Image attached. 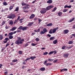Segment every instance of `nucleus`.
<instances>
[{"mask_svg": "<svg viewBox=\"0 0 75 75\" xmlns=\"http://www.w3.org/2000/svg\"><path fill=\"white\" fill-rule=\"evenodd\" d=\"M69 55L68 53H65L63 54V57L64 58H68V57Z\"/></svg>", "mask_w": 75, "mask_h": 75, "instance_id": "20e7f679", "label": "nucleus"}, {"mask_svg": "<svg viewBox=\"0 0 75 75\" xmlns=\"http://www.w3.org/2000/svg\"><path fill=\"white\" fill-rule=\"evenodd\" d=\"M52 25V23H50L47 24V26L48 27H50V26H51V25Z\"/></svg>", "mask_w": 75, "mask_h": 75, "instance_id": "412c9836", "label": "nucleus"}, {"mask_svg": "<svg viewBox=\"0 0 75 75\" xmlns=\"http://www.w3.org/2000/svg\"><path fill=\"white\" fill-rule=\"evenodd\" d=\"M18 39V40H19V41H21V37H18L17 38Z\"/></svg>", "mask_w": 75, "mask_h": 75, "instance_id": "473e14b6", "label": "nucleus"}, {"mask_svg": "<svg viewBox=\"0 0 75 75\" xmlns=\"http://www.w3.org/2000/svg\"><path fill=\"white\" fill-rule=\"evenodd\" d=\"M30 58H27L26 59V61H28V60H30Z\"/></svg>", "mask_w": 75, "mask_h": 75, "instance_id": "4d7b16f0", "label": "nucleus"}, {"mask_svg": "<svg viewBox=\"0 0 75 75\" xmlns=\"http://www.w3.org/2000/svg\"><path fill=\"white\" fill-rule=\"evenodd\" d=\"M34 23V22H32L30 23H29L28 24V26H31L32 24H33Z\"/></svg>", "mask_w": 75, "mask_h": 75, "instance_id": "6ab92c4d", "label": "nucleus"}, {"mask_svg": "<svg viewBox=\"0 0 75 75\" xmlns=\"http://www.w3.org/2000/svg\"><path fill=\"white\" fill-rule=\"evenodd\" d=\"M38 20L39 21V23H40L41 21H42V20L40 19H38Z\"/></svg>", "mask_w": 75, "mask_h": 75, "instance_id": "e433bc0d", "label": "nucleus"}, {"mask_svg": "<svg viewBox=\"0 0 75 75\" xmlns=\"http://www.w3.org/2000/svg\"><path fill=\"white\" fill-rule=\"evenodd\" d=\"M54 53V51H51L49 53V55H51V54H53Z\"/></svg>", "mask_w": 75, "mask_h": 75, "instance_id": "58836bf2", "label": "nucleus"}, {"mask_svg": "<svg viewBox=\"0 0 75 75\" xmlns=\"http://www.w3.org/2000/svg\"><path fill=\"white\" fill-rule=\"evenodd\" d=\"M72 36H74V37H75V34H73L71 35Z\"/></svg>", "mask_w": 75, "mask_h": 75, "instance_id": "774afa93", "label": "nucleus"}, {"mask_svg": "<svg viewBox=\"0 0 75 75\" xmlns=\"http://www.w3.org/2000/svg\"><path fill=\"white\" fill-rule=\"evenodd\" d=\"M62 71H63V72H64V69H61L60 70L61 72H62Z\"/></svg>", "mask_w": 75, "mask_h": 75, "instance_id": "052dcab7", "label": "nucleus"}, {"mask_svg": "<svg viewBox=\"0 0 75 75\" xmlns=\"http://www.w3.org/2000/svg\"><path fill=\"white\" fill-rule=\"evenodd\" d=\"M52 7H53V6H52L50 5L48 6H47V7L46 8L47 10H50L51 8H52Z\"/></svg>", "mask_w": 75, "mask_h": 75, "instance_id": "7ed1b4c3", "label": "nucleus"}, {"mask_svg": "<svg viewBox=\"0 0 75 75\" xmlns=\"http://www.w3.org/2000/svg\"><path fill=\"white\" fill-rule=\"evenodd\" d=\"M74 42L72 41H70L68 43V44H72Z\"/></svg>", "mask_w": 75, "mask_h": 75, "instance_id": "f3484780", "label": "nucleus"}, {"mask_svg": "<svg viewBox=\"0 0 75 75\" xmlns=\"http://www.w3.org/2000/svg\"><path fill=\"white\" fill-rule=\"evenodd\" d=\"M55 30L56 31H57V30H58V27H57L56 28H54Z\"/></svg>", "mask_w": 75, "mask_h": 75, "instance_id": "864d4df0", "label": "nucleus"}, {"mask_svg": "<svg viewBox=\"0 0 75 75\" xmlns=\"http://www.w3.org/2000/svg\"><path fill=\"white\" fill-rule=\"evenodd\" d=\"M7 18H11V16H9L7 17Z\"/></svg>", "mask_w": 75, "mask_h": 75, "instance_id": "603ef678", "label": "nucleus"}, {"mask_svg": "<svg viewBox=\"0 0 75 75\" xmlns=\"http://www.w3.org/2000/svg\"><path fill=\"white\" fill-rule=\"evenodd\" d=\"M35 40L36 42H38L40 41V39L38 38H36Z\"/></svg>", "mask_w": 75, "mask_h": 75, "instance_id": "cd10ccee", "label": "nucleus"}, {"mask_svg": "<svg viewBox=\"0 0 75 75\" xmlns=\"http://www.w3.org/2000/svg\"><path fill=\"white\" fill-rule=\"evenodd\" d=\"M47 36H48V37H50L51 36L49 34H48L47 35Z\"/></svg>", "mask_w": 75, "mask_h": 75, "instance_id": "e2e57ef3", "label": "nucleus"}, {"mask_svg": "<svg viewBox=\"0 0 75 75\" xmlns=\"http://www.w3.org/2000/svg\"><path fill=\"white\" fill-rule=\"evenodd\" d=\"M5 40H6V41H7L9 39H8V38H6L5 39Z\"/></svg>", "mask_w": 75, "mask_h": 75, "instance_id": "13d9d810", "label": "nucleus"}, {"mask_svg": "<svg viewBox=\"0 0 75 75\" xmlns=\"http://www.w3.org/2000/svg\"><path fill=\"white\" fill-rule=\"evenodd\" d=\"M36 57L35 56H31L30 57V59H31L32 60H34V59L36 58Z\"/></svg>", "mask_w": 75, "mask_h": 75, "instance_id": "9b49d317", "label": "nucleus"}, {"mask_svg": "<svg viewBox=\"0 0 75 75\" xmlns=\"http://www.w3.org/2000/svg\"><path fill=\"white\" fill-rule=\"evenodd\" d=\"M10 45L9 44H6V47H7L8 46Z\"/></svg>", "mask_w": 75, "mask_h": 75, "instance_id": "680f3d73", "label": "nucleus"}, {"mask_svg": "<svg viewBox=\"0 0 75 75\" xmlns=\"http://www.w3.org/2000/svg\"><path fill=\"white\" fill-rule=\"evenodd\" d=\"M35 34V33H32V35H34Z\"/></svg>", "mask_w": 75, "mask_h": 75, "instance_id": "5fc2aeb1", "label": "nucleus"}, {"mask_svg": "<svg viewBox=\"0 0 75 75\" xmlns=\"http://www.w3.org/2000/svg\"><path fill=\"white\" fill-rule=\"evenodd\" d=\"M37 45V44H35L34 43H32L31 44L32 46H35V45Z\"/></svg>", "mask_w": 75, "mask_h": 75, "instance_id": "09e8293b", "label": "nucleus"}, {"mask_svg": "<svg viewBox=\"0 0 75 75\" xmlns=\"http://www.w3.org/2000/svg\"><path fill=\"white\" fill-rule=\"evenodd\" d=\"M57 42L58 41H57V40H56L53 41V43L54 44H56L57 43Z\"/></svg>", "mask_w": 75, "mask_h": 75, "instance_id": "a211bd4d", "label": "nucleus"}, {"mask_svg": "<svg viewBox=\"0 0 75 75\" xmlns=\"http://www.w3.org/2000/svg\"><path fill=\"white\" fill-rule=\"evenodd\" d=\"M24 41V40L23 39H22L21 41H19V40H17L15 42V44L17 45H19V44H23Z\"/></svg>", "mask_w": 75, "mask_h": 75, "instance_id": "f257e3e1", "label": "nucleus"}, {"mask_svg": "<svg viewBox=\"0 0 75 75\" xmlns=\"http://www.w3.org/2000/svg\"><path fill=\"white\" fill-rule=\"evenodd\" d=\"M45 33L42 30H41L40 32V34H44Z\"/></svg>", "mask_w": 75, "mask_h": 75, "instance_id": "b1692460", "label": "nucleus"}, {"mask_svg": "<svg viewBox=\"0 0 75 75\" xmlns=\"http://www.w3.org/2000/svg\"><path fill=\"white\" fill-rule=\"evenodd\" d=\"M16 29H17V27H13L11 29V31H14V30H15Z\"/></svg>", "mask_w": 75, "mask_h": 75, "instance_id": "ddd939ff", "label": "nucleus"}, {"mask_svg": "<svg viewBox=\"0 0 75 75\" xmlns=\"http://www.w3.org/2000/svg\"><path fill=\"white\" fill-rule=\"evenodd\" d=\"M57 61H58V59H56L54 60L53 61V62L54 63H55V62H57Z\"/></svg>", "mask_w": 75, "mask_h": 75, "instance_id": "ea45409f", "label": "nucleus"}, {"mask_svg": "<svg viewBox=\"0 0 75 75\" xmlns=\"http://www.w3.org/2000/svg\"><path fill=\"white\" fill-rule=\"evenodd\" d=\"M19 8L18 7H17V8H16V9L15 10V11H18V9H19Z\"/></svg>", "mask_w": 75, "mask_h": 75, "instance_id": "72a5a7b5", "label": "nucleus"}, {"mask_svg": "<svg viewBox=\"0 0 75 75\" xmlns=\"http://www.w3.org/2000/svg\"><path fill=\"white\" fill-rule=\"evenodd\" d=\"M65 48H66V46H63L62 47V49L63 50H64V49H65Z\"/></svg>", "mask_w": 75, "mask_h": 75, "instance_id": "3c124183", "label": "nucleus"}, {"mask_svg": "<svg viewBox=\"0 0 75 75\" xmlns=\"http://www.w3.org/2000/svg\"><path fill=\"white\" fill-rule=\"evenodd\" d=\"M21 4L22 6H24L26 5V4H25V3L23 2V3H21Z\"/></svg>", "mask_w": 75, "mask_h": 75, "instance_id": "49530a36", "label": "nucleus"}, {"mask_svg": "<svg viewBox=\"0 0 75 75\" xmlns=\"http://www.w3.org/2000/svg\"><path fill=\"white\" fill-rule=\"evenodd\" d=\"M64 69V71H67V70H68V69Z\"/></svg>", "mask_w": 75, "mask_h": 75, "instance_id": "0e129e2a", "label": "nucleus"}, {"mask_svg": "<svg viewBox=\"0 0 75 75\" xmlns=\"http://www.w3.org/2000/svg\"><path fill=\"white\" fill-rule=\"evenodd\" d=\"M35 17V15L32 14L29 17L30 19H33Z\"/></svg>", "mask_w": 75, "mask_h": 75, "instance_id": "39448f33", "label": "nucleus"}, {"mask_svg": "<svg viewBox=\"0 0 75 75\" xmlns=\"http://www.w3.org/2000/svg\"><path fill=\"white\" fill-rule=\"evenodd\" d=\"M23 8L24 10H27V9H28V8H29V7L27 6H25L23 7Z\"/></svg>", "mask_w": 75, "mask_h": 75, "instance_id": "4be33fe9", "label": "nucleus"}, {"mask_svg": "<svg viewBox=\"0 0 75 75\" xmlns=\"http://www.w3.org/2000/svg\"><path fill=\"white\" fill-rule=\"evenodd\" d=\"M43 31L45 33H46L47 32V30L46 29V28H44L43 30Z\"/></svg>", "mask_w": 75, "mask_h": 75, "instance_id": "4468645a", "label": "nucleus"}, {"mask_svg": "<svg viewBox=\"0 0 75 75\" xmlns=\"http://www.w3.org/2000/svg\"><path fill=\"white\" fill-rule=\"evenodd\" d=\"M75 17H74L72 19H71L70 20H69V23H71V22H72V21H74V20H75Z\"/></svg>", "mask_w": 75, "mask_h": 75, "instance_id": "f8f14e48", "label": "nucleus"}, {"mask_svg": "<svg viewBox=\"0 0 75 75\" xmlns=\"http://www.w3.org/2000/svg\"><path fill=\"white\" fill-rule=\"evenodd\" d=\"M47 62H48V60H46L45 61L44 63V64L45 65H46V66H48V63H47Z\"/></svg>", "mask_w": 75, "mask_h": 75, "instance_id": "423d86ee", "label": "nucleus"}, {"mask_svg": "<svg viewBox=\"0 0 75 75\" xmlns=\"http://www.w3.org/2000/svg\"><path fill=\"white\" fill-rule=\"evenodd\" d=\"M47 54H48V52H44L43 54L44 55H47Z\"/></svg>", "mask_w": 75, "mask_h": 75, "instance_id": "de8ad7c7", "label": "nucleus"}, {"mask_svg": "<svg viewBox=\"0 0 75 75\" xmlns=\"http://www.w3.org/2000/svg\"><path fill=\"white\" fill-rule=\"evenodd\" d=\"M18 29H19V30H21L22 29H23V26H19V28H18Z\"/></svg>", "mask_w": 75, "mask_h": 75, "instance_id": "f704fd0d", "label": "nucleus"}, {"mask_svg": "<svg viewBox=\"0 0 75 75\" xmlns=\"http://www.w3.org/2000/svg\"><path fill=\"white\" fill-rule=\"evenodd\" d=\"M17 62V59L14 60L13 61V62Z\"/></svg>", "mask_w": 75, "mask_h": 75, "instance_id": "8fccbe9b", "label": "nucleus"}, {"mask_svg": "<svg viewBox=\"0 0 75 75\" xmlns=\"http://www.w3.org/2000/svg\"><path fill=\"white\" fill-rule=\"evenodd\" d=\"M54 39H55V38L54 37H52L50 38V40H54Z\"/></svg>", "mask_w": 75, "mask_h": 75, "instance_id": "a878e982", "label": "nucleus"}, {"mask_svg": "<svg viewBox=\"0 0 75 75\" xmlns=\"http://www.w3.org/2000/svg\"><path fill=\"white\" fill-rule=\"evenodd\" d=\"M18 53L19 54H22V51H18Z\"/></svg>", "mask_w": 75, "mask_h": 75, "instance_id": "c03bdc74", "label": "nucleus"}, {"mask_svg": "<svg viewBox=\"0 0 75 75\" xmlns=\"http://www.w3.org/2000/svg\"><path fill=\"white\" fill-rule=\"evenodd\" d=\"M3 4H4V6H7V3L5 1L3 3Z\"/></svg>", "mask_w": 75, "mask_h": 75, "instance_id": "bb28decb", "label": "nucleus"}, {"mask_svg": "<svg viewBox=\"0 0 75 75\" xmlns=\"http://www.w3.org/2000/svg\"><path fill=\"white\" fill-rule=\"evenodd\" d=\"M5 23H6V21H4L2 22V25H3L5 24Z\"/></svg>", "mask_w": 75, "mask_h": 75, "instance_id": "c9c22d12", "label": "nucleus"}, {"mask_svg": "<svg viewBox=\"0 0 75 75\" xmlns=\"http://www.w3.org/2000/svg\"><path fill=\"white\" fill-rule=\"evenodd\" d=\"M28 45V44L26 43L25 45V47H27Z\"/></svg>", "mask_w": 75, "mask_h": 75, "instance_id": "bf43d9fd", "label": "nucleus"}, {"mask_svg": "<svg viewBox=\"0 0 75 75\" xmlns=\"http://www.w3.org/2000/svg\"><path fill=\"white\" fill-rule=\"evenodd\" d=\"M6 29H8V27L7 26V25H6V27H5Z\"/></svg>", "mask_w": 75, "mask_h": 75, "instance_id": "6e6d98bb", "label": "nucleus"}, {"mask_svg": "<svg viewBox=\"0 0 75 75\" xmlns=\"http://www.w3.org/2000/svg\"><path fill=\"white\" fill-rule=\"evenodd\" d=\"M56 10H57V8L55 7L54 8L53 10H52V11H55Z\"/></svg>", "mask_w": 75, "mask_h": 75, "instance_id": "a18cd8bd", "label": "nucleus"}, {"mask_svg": "<svg viewBox=\"0 0 75 75\" xmlns=\"http://www.w3.org/2000/svg\"><path fill=\"white\" fill-rule=\"evenodd\" d=\"M11 18H13L16 17V15L14 14H12L11 15Z\"/></svg>", "mask_w": 75, "mask_h": 75, "instance_id": "dca6fc26", "label": "nucleus"}, {"mask_svg": "<svg viewBox=\"0 0 75 75\" xmlns=\"http://www.w3.org/2000/svg\"><path fill=\"white\" fill-rule=\"evenodd\" d=\"M8 34L9 35H13V32H11L10 33H8Z\"/></svg>", "mask_w": 75, "mask_h": 75, "instance_id": "c756f323", "label": "nucleus"}, {"mask_svg": "<svg viewBox=\"0 0 75 75\" xmlns=\"http://www.w3.org/2000/svg\"><path fill=\"white\" fill-rule=\"evenodd\" d=\"M47 9L45 8H44L42 10L40 11V13H41V14H44V13H45Z\"/></svg>", "mask_w": 75, "mask_h": 75, "instance_id": "f03ea898", "label": "nucleus"}, {"mask_svg": "<svg viewBox=\"0 0 75 75\" xmlns=\"http://www.w3.org/2000/svg\"><path fill=\"white\" fill-rule=\"evenodd\" d=\"M24 20L23 19H21L19 20V21H23Z\"/></svg>", "mask_w": 75, "mask_h": 75, "instance_id": "69168bd1", "label": "nucleus"}, {"mask_svg": "<svg viewBox=\"0 0 75 75\" xmlns=\"http://www.w3.org/2000/svg\"><path fill=\"white\" fill-rule=\"evenodd\" d=\"M13 6H11L9 8L10 10H11V9H13Z\"/></svg>", "mask_w": 75, "mask_h": 75, "instance_id": "79ce46f5", "label": "nucleus"}, {"mask_svg": "<svg viewBox=\"0 0 75 75\" xmlns=\"http://www.w3.org/2000/svg\"><path fill=\"white\" fill-rule=\"evenodd\" d=\"M68 33V30H64V34H67Z\"/></svg>", "mask_w": 75, "mask_h": 75, "instance_id": "2eb2a0df", "label": "nucleus"}, {"mask_svg": "<svg viewBox=\"0 0 75 75\" xmlns=\"http://www.w3.org/2000/svg\"><path fill=\"white\" fill-rule=\"evenodd\" d=\"M58 14L59 16H62V12H59L58 13Z\"/></svg>", "mask_w": 75, "mask_h": 75, "instance_id": "c85d7f7f", "label": "nucleus"}, {"mask_svg": "<svg viewBox=\"0 0 75 75\" xmlns=\"http://www.w3.org/2000/svg\"><path fill=\"white\" fill-rule=\"evenodd\" d=\"M7 42V40H6L5 41H4V43H6V42Z\"/></svg>", "mask_w": 75, "mask_h": 75, "instance_id": "338daca9", "label": "nucleus"}, {"mask_svg": "<svg viewBox=\"0 0 75 75\" xmlns=\"http://www.w3.org/2000/svg\"><path fill=\"white\" fill-rule=\"evenodd\" d=\"M9 24H11V25H13V22L12 20L10 21L9 22Z\"/></svg>", "mask_w": 75, "mask_h": 75, "instance_id": "5701e85b", "label": "nucleus"}, {"mask_svg": "<svg viewBox=\"0 0 75 75\" xmlns=\"http://www.w3.org/2000/svg\"><path fill=\"white\" fill-rule=\"evenodd\" d=\"M68 10V9H65L63 10V12L64 13L65 12H67V11Z\"/></svg>", "mask_w": 75, "mask_h": 75, "instance_id": "2f4dec72", "label": "nucleus"}, {"mask_svg": "<svg viewBox=\"0 0 75 75\" xmlns=\"http://www.w3.org/2000/svg\"><path fill=\"white\" fill-rule=\"evenodd\" d=\"M53 33H55L56 32V30L54 29H53L52 30Z\"/></svg>", "mask_w": 75, "mask_h": 75, "instance_id": "4c0bfd02", "label": "nucleus"}, {"mask_svg": "<svg viewBox=\"0 0 75 75\" xmlns=\"http://www.w3.org/2000/svg\"><path fill=\"white\" fill-rule=\"evenodd\" d=\"M49 33L50 34H52V29H51L49 32Z\"/></svg>", "mask_w": 75, "mask_h": 75, "instance_id": "37998d69", "label": "nucleus"}, {"mask_svg": "<svg viewBox=\"0 0 75 75\" xmlns=\"http://www.w3.org/2000/svg\"><path fill=\"white\" fill-rule=\"evenodd\" d=\"M45 68H41L40 69V71H45Z\"/></svg>", "mask_w": 75, "mask_h": 75, "instance_id": "aec40b11", "label": "nucleus"}, {"mask_svg": "<svg viewBox=\"0 0 75 75\" xmlns=\"http://www.w3.org/2000/svg\"><path fill=\"white\" fill-rule=\"evenodd\" d=\"M9 39H13V36H10L8 37Z\"/></svg>", "mask_w": 75, "mask_h": 75, "instance_id": "7c9ffc66", "label": "nucleus"}, {"mask_svg": "<svg viewBox=\"0 0 75 75\" xmlns=\"http://www.w3.org/2000/svg\"><path fill=\"white\" fill-rule=\"evenodd\" d=\"M3 36L2 35H0V40H3Z\"/></svg>", "mask_w": 75, "mask_h": 75, "instance_id": "393cba45", "label": "nucleus"}, {"mask_svg": "<svg viewBox=\"0 0 75 75\" xmlns=\"http://www.w3.org/2000/svg\"><path fill=\"white\" fill-rule=\"evenodd\" d=\"M20 16H19L18 17L17 19L16 20H15L14 23H17V21H18L19 20V19H20Z\"/></svg>", "mask_w": 75, "mask_h": 75, "instance_id": "0eeeda50", "label": "nucleus"}, {"mask_svg": "<svg viewBox=\"0 0 75 75\" xmlns=\"http://www.w3.org/2000/svg\"><path fill=\"white\" fill-rule=\"evenodd\" d=\"M47 3H49V4H51L52 3V0H49L47 1Z\"/></svg>", "mask_w": 75, "mask_h": 75, "instance_id": "9d476101", "label": "nucleus"}, {"mask_svg": "<svg viewBox=\"0 0 75 75\" xmlns=\"http://www.w3.org/2000/svg\"><path fill=\"white\" fill-rule=\"evenodd\" d=\"M48 61H53L54 60V59H48Z\"/></svg>", "mask_w": 75, "mask_h": 75, "instance_id": "a19ab883", "label": "nucleus"}, {"mask_svg": "<svg viewBox=\"0 0 75 75\" xmlns=\"http://www.w3.org/2000/svg\"><path fill=\"white\" fill-rule=\"evenodd\" d=\"M71 8V5L68 6V5H66L64 7V8Z\"/></svg>", "mask_w": 75, "mask_h": 75, "instance_id": "1a4fd4ad", "label": "nucleus"}, {"mask_svg": "<svg viewBox=\"0 0 75 75\" xmlns=\"http://www.w3.org/2000/svg\"><path fill=\"white\" fill-rule=\"evenodd\" d=\"M28 27H25L22 28V30L23 31H25V30H27V28H28Z\"/></svg>", "mask_w": 75, "mask_h": 75, "instance_id": "6e6552de", "label": "nucleus"}]
</instances>
